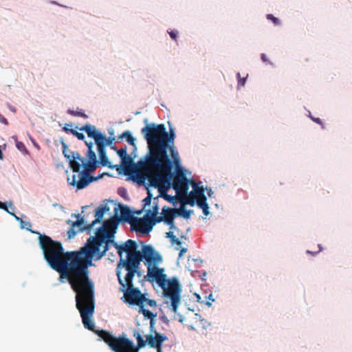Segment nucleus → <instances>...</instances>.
<instances>
[{"mask_svg":"<svg viewBox=\"0 0 352 352\" xmlns=\"http://www.w3.org/2000/svg\"><path fill=\"white\" fill-rule=\"evenodd\" d=\"M174 244H176L178 247H179L182 245V242L177 238L176 241H174Z\"/></svg>","mask_w":352,"mask_h":352,"instance_id":"obj_42","label":"nucleus"},{"mask_svg":"<svg viewBox=\"0 0 352 352\" xmlns=\"http://www.w3.org/2000/svg\"><path fill=\"white\" fill-rule=\"evenodd\" d=\"M26 224H27L28 226H29L30 227L31 226V223H30V222H28Z\"/></svg>","mask_w":352,"mask_h":352,"instance_id":"obj_45","label":"nucleus"},{"mask_svg":"<svg viewBox=\"0 0 352 352\" xmlns=\"http://www.w3.org/2000/svg\"><path fill=\"white\" fill-rule=\"evenodd\" d=\"M16 146H17L18 148H19V149H21L22 147L23 148L25 147L24 144L21 142L17 143Z\"/></svg>","mask_w":352,"mask_h":352,"instance_id":"obj_43","label":"nucleus"},{"mask_svg":"<svg viewBox=\"0 0 352 352\" xmlns=\"http://www.w3.org/2000/svg\"><path fill=\"white\" fill-rule=\"evenodd\" d=\"M153 195L149 190L147 191V197L143 199V209H145L146 206L151 205Z\"/></svg>","mask_w":352,"mask_h":352,"instance_id":"obj_25","label":"nucleus"},{"mask_svg":"<svg viewBox=\"0 0 352 352\" xmlns=\"http://www.w3.org/2000/svg\"><path fill=\"white\" fill-rule=\"evenodd\" d=\"M261 60L265 64H271L270 61L268 60L267 55L265 54H261Z\"/></svg>","mask_w":352,"mask_h":352,"instance_id":"obj_33","label":"nucleus"},{"mask_svg":"<svg viewBox=\"0 0 352 352\" xmlns=\"http://www.w3.org/2000/svg\"><path fill=\"white\" fill-rule=\"evenodd\" d=\"M322 250V247L320 245H318V250L315 251V252H311V251H309V250H307V253L308 254H317L318 252H320V251Z\"/></svg>","mask_w":352,"mask_h":352,"instance_id":"obj_37","label":"nucleus"},{"mask_svg":"<svg viewBox=\"0 0 352 352\" xmlns=\"http://www.w3.org/2000/svg\"><path fill=\"white\" fill-rule=\"evenodd\" d=\"M86 145L88 147V151H90V149L92 150V148H93V143L92 142H86Z\"/></svg>","mask_w":352,"mask_h":352,"instance_id":"obj_41","label":"nucleus"},{"mask_svg":"<svg viewBox=\"0 0 352 352\" xmlns=\"http://www.w3.org/2000/svg\"><path fill=\"white\" fill-rule=\"evenodd\" d=\"M118 194H119L121 197H122L125 198V195H126V189H125V188H119V189H118Z\"/></svg>","mask_w":352,"mask_h":352,"instance_id":"obj_35","label":"nucleus"},{"mask_svg":"<svg viewBox=\"0 0 352 352\" xmlns=\"http://www.w3.org/2000/svg\"><path fill=\"white\" fill-rule=\"evenodd\" d=\"M190 184L192 186L193 190L188 195H184L183 203L189 204L193 206L195 204H198V201L204 200L206 201V197L204 195V188L203 186H199L198 184L194 180L190 181Z\"/></svg>","mask_w":352,"mask_h":352,"instance_id":"obj_14","label":"nucleus"},{"mask_svg":"<svg viewBox=\"0 0 352 352\" xmlns=\"http://www.w3.org/2000/svg\"><path fill=\"white\" fill-rule=\"evenodd\" d=\"M192 212H193V211L191 210H186L184 209H181L179 210L178 214L182 215L185 219H189Z\"/></svg>","mask_w":352,"mask_h":352,"instance_id":"obj_26","label":"nucleus"},{"mask_svg":"<svg viewBox=\"0 0 352 352\" xmlns=\"http://www.w3.org/2000/svg\"><path fill=\"white\" fill-rule=\"evenodd\" d=\"M38 239L45 261L58 272L60 283L67 281L73 287L90 279L88 267L92 262L85 246L78 251L64 252L62 243L49 236L40 234Z\"/></svg>","mask_w":352,"mask_h":352,"instance_id":"obj_2","label":"nucleus"},{"mask_svg":"<svg viewBox=\"0 0 352 352\" xmlns=\"http://www.w3.org/2000/svg\"><path fill=\"white\" fill-rule=\"evenodd\" d=\"M96 333L115 352H138L146 343L151 348L156 349L157 352H162V343L168 339L164 334L154 331L153 334L147 335L146 340H144L139 331L135 330L133 336L137 340V345H135L129 338L122 336L116 338L107 331H98Z\"/></svg>","mask_w":352,"mask_h":352,"instance_id":"obj_4","label":"nucleus"},{"mask_svg":"<svg viewBox=\"0 0 352 352\" xmlns=\"http://www.w3.org/2000/svg\"><path fill=\"white\" fill-rule=\"evenodd\" d=\"M80 131H85L89 138H93L95 140V143L98 146V144L102 145V148H105L106 146H110L112 144L113 138H107L106 136L98 131L96 126L89 124H85L81 126Z\"/></svg>","mask_w":352,"mask_h":352,"instance_id":"obj_11","label":"nucleus"},{"mask_svg":"<svg viewBox=\"0 0 352 352\" xmlns=\"http://www.w3.org/2000/svg\"><path fill=\"white\" fill-rule=\"evenodd\" d=\"M148 264L147 276L155 280L158 285L162 289L164 298L170 300L172 310L177 312V307L181 302V287L177 278L166 279L164 270L157 267H151Z\"/></svg>","mask_w":352,"mask_h":352,"instance_id":"obj_7","label":"nucleus"},{"mask_svg":"<svg viewBox=\"0 0 352 352\" xmlns=\"http://www.w3.org/2000/svg\"><path fill=\"white\" fill-rule=\"evenodd\" d=\"M143 210H144V209L142 208V210H138V211H136V212H135V213H136L137 214L140 215V214H142V212Z\"/></svg>","mask_w":352,"mask_h":352,"instance_id":"obj_44","label":"nucleus"},{"mask_svg":"<svg viewBox=\"0 0 352 352\" xmlns=\"http://www.w3.org/2000/svg\"><path fill=\"white\" fill-rule=\"evenodd\" d=\"M120 219L115 215L103 222L102 226L97 229L96 235L90 236L85 245L87 252V258L100 260L109 250V243H113L114 234Z\"/></svg>","mask_w":352,"mask_h":352,"instance_id":"obj_5","label":"nucleus"},{"mask_svg":"<svg viewBox=\"0 0 352 352\" xmlns=\"http://www.w3.org/2000/svg\"><path fill=\"white\" fill-rule=\"evenodd\" d=\"M207 305H211V303L210 302H207Z\"/></svg>","mask_w":352,"mask_h":352,"instance_id":"obj_46","label":"nucleus"},{"mask_svg":"<svg viewBox=\"0 0 352 352\" xmlns=\"http://www.w3.org/2000/svg\"><path fill=\"white\" fill-rule=\"evenodd\" d=\"M76 293V307L80 311L84 327L94 331L102 340H104L95 330L94 323L91 317L94 312V283L90 278L75 287H72Z\"/></svg>","mask_w":352,"mask_h":352,"instance_id":"obj_6","label":"nucleus"},{"mask_svg":"<svg viewBox=\"0 0 352 352\" xmlns=\"http://www.w3.org/2000/svg\"><path fill=\"white\" fill-rule=\"evenodd\" d=\"M168 34L170 35V38L173 40H176L177 38V31L168 32Z\"/></svg>","mask_w":352,"mask_h":352,"instance_id":"obj_34","label":"nucleus"},{"mask_svg":"<svg viewBox=\"0 0 352 352\" xmlns=\"http://www.w3.org/2000/svg\"><path fill=\"white\" fill-rule=\"evenodd\" d=\"M98 144V151L100 157V163L102 166L111 167V163L109 162L108 157L106 154L105 148H102V145Z\"/></svg>","mask_w":352,"mask_h":352,"instance_id":"obj_20","label":"nucleus"},{"mask_svg":"<svg viewBox=\"0 0 352 352\" xmlns=\"http://www.w3.org/2000/svg\"><path fill=\"white\" fill-rule=\"evenodd\" d=\"M88 160L85 164V170L81 172L74 174L72 179L67 178L69 184L76 186L78 190H81L87 187L91 182L96 180V177H91L90 173L94 171L97 167L96 155L93 150L87 151Z\"/></svg>","mask_w":352,"mask_h":352,"instance_id":"obj_9","label":"nucleus"},{"mask_svg":"<svg viewBox=\"0 0 352 352\" xmlns=\"http://www.w3.org/2000/svg\"><path fill=\"white\" fill-rule=\"evenodd\" d=\"M144 303H146L150 307H155L156 302L154 300L147 299L144 301Z\"/></svg>","mask_w":352,"mask_h":352,"instance_id":"obj_32","label":"nucleus"},{"mask_svg":"<svg viewBox=\"0 0 352 352\" xmlns=\"http://www.w3.org/2000/svg\"><path fill=\"white\" fill-rule=\"evenodd\" d=\"M166 237L170 239V241L173 245L174 244V241L177 239L176 236L172 232H167Z\"/></svg>","mask_w":352,"mask_h":352,"instance_id":"obj_30","label":"nucleus"},{"mask_svg":"<svg viewBox=\"0 0 352 352\" xmlns=\"http://www.w3.org/2000/svg\"><path fill=\"white\" fill-rule=\"evenodd\" d=\"M187 252V249L186 248H182L179 250V257L181 258L184 253H186Z\"/></svg>","mask_w":352,"mask_h":352,"instance_id":"obj_39","label":"nucleus"},{"mask_svg":"<svg viewBox=\"0 0 352 352\" xmlns=\"http://www.w3.org/2000/svg\"><path fill=\"white\" fill-rule=\"evenodd\" d=\"M146 214L142 218L144 234L151 232L153 226L157 224V221L155 220L159 217L157 216L159 212L158 197L153 199L152 208L146 210Z\"/></svg>","mask_w":352,"mask_h":352,"instance_id":"obj_10","label":"nucleus"},{"mask_svg":"<svg viewBox=\"0 0 352 352\" xmlns=\"http://www.w3.org/2000/svg\"><path fill=\"white\" fill-rule=\"evenodd\" d=\"M117 153L122 160V164L125 169V171L127 172L130 168L131 173H133L137 176V174L136 173H135L134 170V166H137L138 163L136 164L133 163L132 158L126 153V148H122L118 150Z\"/></svg>","mask_w":352,"mask_h":352,"instance_id":"obj_17","label":"nucleus"},{"mask_svg":"<svg viewBox=\"0 0 352 352\" xmlns=\"http://www.w3.org/2000/svg\"><path fill=\"white\" fill-rule=\"evenodd\" d=\"M266 17L268 20L272 21L275 25H278L280 24L279 19L275 17L273 14H267Z\"/></svg>","mask_w":352,"mask_h":352,"instance_id":"obj_28","label":"nucleus"},{"mask_svg":"<svg viewBox=\"0 0 352 352\" xmlns=\"http://www.w3.org/2000/svg\"><path fill=\"white\" fill-rule=\"evenodd\" d=\"M183 320L182 318L179 319V322H182Z\"/></svg>","mask_w":352,"mask_h":352,"instance_id":"obj_47","label":"nucleus"},{"mask_svg":"<svg viewBox=\"0 0 352 352\" xmlns=\"http://www.w3.org/2000/svg\"><path fill=\"white\" fill-rule=\"evenodd\" d=\"M70 133L80 140H83L85 139V135L83 133H79L76 130H70Z\"/></svg>","mask_w":352,"mask_h":352,"instance_id":"obj_29","label":"nucleus"},{"mask_svg":"<svg viewBox=\"0 0 352 352\" xmlns=\"http://www.w3.org/2000/svg\"><path fill=\"white\" fill-rule=\"evenodd\" d=\"M0 122L7 125L8 124V120L0 113Z\"/></svg>","mask_w":352,"mask_h":352,"instance_id":"obj_38","label":"nucleus"},{"mask_svg":"<svg viewBox=\"0 0 352 352\" xmlns=\"http://www.w3.org/2000/svg\"><path fill=\"white\" fill-rule=\"evenodd\" d=\"M120 217L124 221L131 224L132 230L144 234L142 218L133 217L131 210L127 206H120Z\"/></svg>","mask_w":352,"mask_h":352,"instance_id":"obj_12","label":"nucleus"},{"mask_svg":"<svg viewBox=\"0 0 352 352\" xmlns=\"http://www.w3.org/2000/svg\"><path fill=\"white\" fill-rule=\"evenodd\" d=\"M121 138H125L126 139V141L128 142V143L131 145H135V139L131 135L130 131H124L121 135L120 137Z\"/></svg>","mask_w":352,"mask_h":352,"instance_id":"obj_22","label":"nucleus"},{"mask_svg":"<svg viewBox=\"0 0 352 352\" xmlns=\"http://www.w3.org/2000/svg\"><path fill=\"white\" fill-rule=\"evenodd\" d=\"M117 249L120 260L117 264L116 274L129 272L138 273L141 261L144 258L149 264H156L162 261L160 254L151 245H144L142 252L137 250V243L132 239L127 240L124 244L113 243Z\"/></svg>","mask_w":352,"mask_h":352,"instance_id":"obj_3","label":"nucleus"},{"mask_svg":"<svg viewBox=\"0 0 352 352\" xmlns=\"http://www.w3.org/2000/svg\"><path fill=\"white\" fill-rule=\"evenodd\" d=\"M63 154L69 162V167L72 168L74 174H77L79 171V164L76 163L75 159H79L80 153L78 152L71 151L65 142L62 141Z\"/></svg>","mask_w":352,"mask_h":352,"instance_id":"obj_16","label":"nucleus"},{"mask_svg":"<svg viewBox=\"0 0 352 352\" xmlns=\"http://www.w3.org/2000/svg\"><path fill=\"white\" fill-rule=\"evenodd\" d=\"M189 180L186 178L183 170L177 167L176 174L173 180V188L179 197L186 195L188 190Z\"/></svg>","mask_w":352,"mask_h":352,"instance_id":"obj_13","label":"nucleus"},{"mask_svg":"<svg viewBox=\"0 0 352 352\" xmlns=\"http://www.w3.org/2000/svg\"><path fill=\"white\" fill-rule=\"evenodd\" d=\"M69 124H66L65 126L63 128V130L66 133H70V130H73L72 129H69L68 126Z\"/></svg>","mask_w":352,"mask_h":352,"instance_id":"obj_40","label":"nucleus"},{"mask_svg":"<svg viewBox=\"0 0 352 352\" xmlns=\"http://www.w3.org/2000/svg\"><path fill=\"white\" fill-rule=\"evenodd\" d=\"M79 159H75V162L76 163L78 164H79V170L80 169L81 167H83V170H85V164H87V160L85 157H82L80 155V157H78Z\"/></svg>","mask_w":352,"mask_h":352,"instance_id":"obj_27","label":"nucleus"},{"mask_svg":"<svg viewBox=\"0 0 352 352\" xmlns=\"http://www.w3.org/2000/svg\"><path fill=\"white\" fill-rule=\"evenodd\" d=\"M179 213V210L172 208L168 206H164L162 210V216H159L155 219L157 223L164 221L170 226V229H175L174 225V218Z\"/></svg>","mask_w":352,"mask_h":352,"instance_id":"obj_15","label":"nucleus"},{"mask_svg":"<svg viewBox=\"0 0 352 352\" xmlns=\"http://www.w3.org/2000/svg\"><path fill=\"white\" fill-rule=\"evenodd\" d=\"M139 312L142 313L145 318L151 320V327L153 328V320L156 316V314H153L149 310L144 308V304L139 306Z\"/></svg>","mask_w":352,"mask_h":352,"instance_id":"obj_21","label":"nucleus"},{"mask_svg":"<svg viewBox=\"0 0 352 352\" xmlns=\"http://www.w3.org/2000/svg\"><path fill=\"white\" fill-rule=\"evenodd\" d=\"M197 206L199 208H202L203 213L204 214V215H206V216L208 215L209 206H208V204H207L206 201L201 200V201H198Z\"/></svg>","mask_w":352,"mask_h":352,"instance_id":"obj_23","label":"nucleus"},{"mask_svg":"<svg viewBox=\"0 0 352 352\" xmlns=\"http://www.w3.org/2000/svg\"><path fill=\"white\" fill-rule=\"evenodd\" d=\"M129 272L116 274L118 280L120 285V291L124 293L125 301L129 305L141 306L144 303L146 298L141 291L133 287V279L136 273H132L129 276Z\"/></svg>","mask_w":352,"mask_h":352,"instance_id":"obj_8","label":"nucleus"},{"mask_svg":"<svg viewBox=\"0 0 352 352\" xmlns=\"http://www.w3.org/2000/svg\"><path fill=\"white\" fill-rule=\"evenodd\" d=\"M109 210V208L107 206H101L98 207L96 210L95 219L92 221L91 223L84 226L83 228L80 229V230H87L89 232L96 223H100L104 214Z\"/></svg>","mask_w":352,"mask_h":352,"instance_id":"obj_18","label":"nucleus"},{"mask_svg":"<svg viewBox=\"0 0 352 352\" xmlns=\"http://www.w3.org/2000/svg\"><path fill=\"white\" fill-rule=\"evenodd\" d=\"M76 217L78 218L77 221L72 223L71 228L67 232V234H68L69 238L73 237L76 234V231L75 230V229L77 227H80V228H79V230H80V228H82L81 226L85 223V220H84L83 217H81L79 214H78Z\"/></svg>","mask_w":352,"mask_h":352,"instance_id":"obj_19","label":"nucleus"},{"mask_svg":"<svg viewBox=\"0 0 352 352\" xmlns=\"http://www.w3.org/2000/svg\"><path fill=\"white\" fill-rule=\"evenodd\" d=\"M146 139L148 152L144 160H140L134 166L137 177L148 180L150 186L155 188L169 186L173 177V164H179V156L174 145L175 134L170 126L169 132L163 124H151L142 129Z\"/></svg>","mask_w":352,"mask_h":352,"instance_id":"obj_1","label":"nucleus"},{"mask_svg":"<svg viewBox=\"0 0 352 352\" xmlns=\"http://www.w3.org/2000/svg\"><path fill=\"white\" fill-rule=\"evenodd\" d=\"M67 113H69V115L73 116H79V117H81V118H88V116L86 113H85L84 112L74 111V110H72L71 109H69L67 110Z\"/></svg>","mask_w":352,"mask_h":352,"instance_id":"obj_24","label":"nucleus"},{"mask_svg":"<svg viewBox=\"0 0 352 352\" xmlns=\"http://www.w3.org/2000/svg\"><path fill=\"white\" fill-rule=\"evenodd\" d=\"M237 77L239 86H244L245 84L246 78H241L239 73H237Z\"/></svg>","mask_w":352,"mask_h":352,"instance_id":"obj_31","label":"nucleus"},{"mask_svg":"<svg viewBox=\"0 0 352 352\" xmlns=\"http://www.w3.org/2000/svg\"><path fill=\"white\" fill-rule=\"evenodd\" d=\"M311 119L315 122L317 124H319L322 126V128H324L323 126V124H322V120L320 119V118H314L313 116H310Z\"/></svg>","mask_w":352,"mask_h":352,"instance_id":"obj_36","label":"nucleus"}]
</instances>
